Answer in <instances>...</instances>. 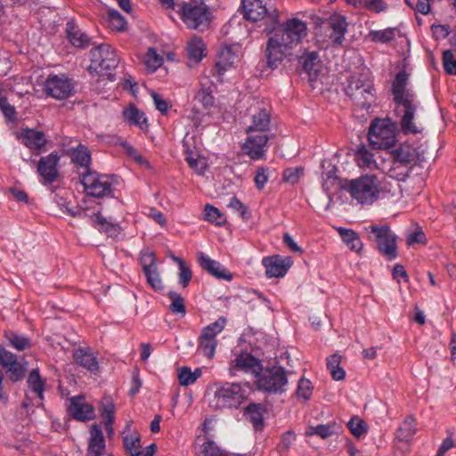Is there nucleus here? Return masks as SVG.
<instances>
[{"mask_svg": "<svg viewBox=\"0 0 456 456\" xmlns=\"http://www.w3.org/2000/svg\"><path fill=\"white\" fill-rule=\"evenodd\" d=\"M265 411L266 409L264 404L252 403L245 407L244 415L252 423L255 429L260 430L263 428V419Z\"/></svg>", "mask_w": 456, "mask_h": 456, "instance_id": "29", "label": "nucleus"}, {"mask_svg": "<svg viewBox=\"0 0 456 456\" xmlns=\"http://www.w3.org/2000/svg\"><path fill=\"white\" fill-rule=\"evenodd\" d=\"M443 65L447 74L456 75V59L451 50L444 52Z\"/></svg>", "mask_w": 456, "mask_h": 456, "instance_id": "52", "label": "nucleus"}, {"mask_svg": "<svg viewBox=\"0 0 456 456\" xmlns=\"http://www.w3.org/2000/svg\"><path fill=\"white\" fill-rule=\"evenodd\" d=\"M255 382L258 389L277 392L287 383L285 372H255Z\"/></svg>", "mask_w": 456, "mask_h": 456, "instance_id": "16", "label": "nucleus"}, {"mask_svg": "<svg viewBox=\"0 0 456 456\" xmlns=\"http://www.w3.org/2000/svg\"><path fill=\"white\" fill-rule=\"evenodd\" d=\"M395 28H386L383 30H371L368 37L376 43H389L395 39Z\"/></svg>", "mask_w": 456, "mask_h": 456, "instance_id": "43", "label": "nucleus"}, {"mask_svg": "<svg viewBox=\"0 0 456 456\" xmlns=\"http://www.w3.org/2000/svg\"><path fill=\"white\" fill-rule=\"evenodd\" d=\"M90 73L103 75L114 69L118 64L115 50L110 45H101L91 50Z\"/></svg>", "mask_w": 456, "mask_h": 456, "instance_id": "7", "label": "nucleus"}, {"mask_svg": "<svg viewBox=\"0 0 456 456\" xmlns=\"http://www.w3.org/2000/svg\"><path fill=\"white\" fill-rule=\"evenodd\" d=\"M93 222L97 229L105 232L109 237H117L120 233L121 228L118 224L107 221L101 215H96Z\"/></svg>", "mask_w": 456, "mask_h": 456, "instance_id": "39", "label": "nucleus"}, {"mask_svg": "<svg viewBox=\"0 0 456 456\" xmlns=\"http://www.w3.org/2000/svg\"><path fill=\"white\" fill-rule=\"evenodd\" d=\"M192 277V273L191 268L186 265V263H181V267H179V283L186 288Z\"/></svg>", "mask_w": 456, "mask_h": 456, "instance_id": "58", "label": "nucleus"}, {"mask_svg": "<svg viewBox=\"0 0 456 456\" xmlns=\"http://www.w3.org/2000/svg\"><path fill=\"white\" fill-rule=\"evenodd\" d=\"M204 43L200 37H192L188 42V55L189 58L196 63L200 62L203 56Z\"/></svg>", "mask_w": 456, "mask_h": 456, "instance_id": "42", "label": "nucleus"}, {"mask_svg": "<svg viewBox=\"0 0 456 456\" xmlns=\"http://www.w3.org/2000/svg\"><path fill=\"white\" fill-rule=\"evenodd\" d=\"M236 55L230 46H224L219 53L217 61L213 69V75L222 76L224 72L232 67L236 60Z\"/></svg>", "mask_w": 456, "mask_h": 456, "instance_id": "28", "label": "nucleus"}, {"mask_svg": "<svg viewBox=\"0 0 456 456\" xmlns=\"http://www.w3.org/2000/svg\"><path fill=\"white\" fill-rule=\"evenodd\" d=\"M342 362V356L338 354H334L326 359V364L329 370H344L340 364Z\"/></svg>", "mask_w": 456, "mask_h": 456, "instance_id": "62", "label": "nucleus"}, {"mask_svg": "<svg viewBox=\"0 0 456 456\" xmlns=\"http://www.w3.org/2000/svg\"><path fill=\"white\" fill-rule=\"evenodd\" d=\"M431 28L437 39L445 38L450 34V27L448 25H432Z\"/></svg>", "mask_w": 456, "mask_h": 456, "instance_id": "63", "label": "nucleus"}, {"mask_svg": "<svg viewBox=\"0 0 456 456\" xmlns=\"http://www.w3.org/2000/svg\"><path fill=\"white\" fill-rule=\"evenodd\" d=\"M169 297L171 299L170 311L175 314H180L183 317L186 314V309L183 297L176 292H170Z\"/></svg>", "mask_w": 456, "mask_h": 456, "instance_id": "48", "label": "nucleus"}, {"mask_svg": "<svg viewBox=\"0 0 456 456\" xmlns=\"http://www.w3.org/2000/svg\"><path fill=\"white\" fill-rule=\"evenodd\" d=\"M245 142L242 145V149L248 157L252 159H262L266 151V145L268 142V136L263 133H248Z\"/></svg>", "mask_w": 456, "mask_h": 456, "instance_id": "15", "label": "nucleus"}, {"mask_svg": "<svg viewBox=\"0 0 456 456\" xmlns=\"http://www.w3.org/2000/svg\"><path fill=\"white\" fill-rule=\"evenodd\" d=\"M108 21L113 29L118 31L125 29L126 25V21L124 17L118 12L114 10L108 12Z\"/></svg>", "mask_w": 456, "mask_h": 456, "instance_id": "50", "label": "nucleus"}, {"mask_svg": "<svg viewBox=\"0 0 456 456\" xmlns=\"http://www.w3.org/2000/svg\"><path fill=\"white\" fill-rule=\"evenodd\" d=\"M338 232L343 241L351 250L359 253L362 249L363 243L354 231L340 227L338 229Z\"/></svg>", "mask_w": 456, "mask_h": 456, "instance_id": "34", "label": "nucleus"}, {"mask_svg": "<svg viewBox=\"0 0 456 456\" xmlns=\"http://www.w3.org/2000/svg\"><path fill=\"white\" fill-rule=\"evenodd\" d=\"M66 34L67 38L75 47L83 48L90 44V37L73 20L67 22Z\"/></svg>", "mask_w": 456, "mask_h": 456, "instance_id": "27", "label": "nucleus"}, {"mask_svg": "<svg viewBox=\"0 0 456 456\" xmlns=\"http://www.w3.org/2000/svg\"><path fill=\"white\" fill-rule=\"evenodd\" d=\"M142 269L147 278L148 283L155 289H161L163 288L161 279L157 272L155 258L152 254L148 255L142 258Z\"/></svg>", "mask_w": 456, "mask_h": 456, "instance_id": "24", "label": "nucleus"}, {"mask_svg": "<svg viewBox=\"0 0 456 456\" xmlns=\"http://www.w3.org/2000/svg\"><path fill=\"white\" fill-rule=\"evenodd\" d=\"M66 154L70 157L74 165L84 168L85 172L90 170L91 152L86 146L79 143L77 147L68 150Z\"/></svg>", "mask_w": 456, "mask_h": 456, "instance_id": "25", "label": "nucleus"}, {"mask_svg": "<svg viewBox=\"0 0 456 456\" xmlns=\"http://www.w3.org/2000/svg\"><path fill=\"white\" fill-rule=\"evenodd\" d=\"M347 427L352 435L356 438H360L365 435L368 429L366 422L359 417H353L347 423Z\"/></svg>", "mask_w": 456, "mask_h": 456, "instance_id": "47", "label": "nucleus"}, {"mask_svg": "<svg viewBox=\"0 0 456 456\" xmlns=\"http://www.w3.org/2000/svg\"><path fill=\"white\" fill-rule=\"evenodd\" d=\"M105 450V440L99 425L94 424L90 428L87 455L102 456Z\"/></svg>", "mask_w": 456, "mask_h": 456, "instance_id": "22", "label": "nucleus"}, {"mask_svg": "<svg viewBox=\"0 0 456 456\" xmlns=\"http://www.w3.org/2000/svg\"><path fill=\"white\" fill-rule=\"evenodd\" d=\"M69 414L79 421H87L94 418V409L83 396L70 398L68 407Z\"/></svg>", "mask_w": 456, "mask_h": 456, "instance_id": "18", "label": "nucleus"}, {"mask_svg": "<svg viewBox=\"0 0 456 456\" xmlns=\"http://www.w3.org/2000/svg\"><path fill=\"white\" fill-rule=\"evenodd\" d=\"M346 94L356 105L362 108H370L374 101V88L369 69L362 68L350 76Z\"/></svg>", "mask_w": 456, "mask_h": 456, "instance_id": "3", "label": "nucleus"}, {"mask_svg": "<svg viewBox=\"0 0 456 456\" xmlns=\"http://www.w3.org/2000/svg\"><path fill=\"white\" fill-rule=\"evenodd\" d=\"M226 452L221 449L214 441L206 439L196 448L197 456H226Z\"/></svg>", "mask_w": 456, "mask_h": 456, "instance_id": "36", "label": "nucleus"}, {"mask_svg": "<svg viewBox=\"0 0 456 456\" xmlns=\"http://www.w3.org/2000/svg\"><path fill=\"white\" fill-rule=\"evenodd\" d=\"M201 372H178L177 379L183 387L190 386L197 381Z\"/></svg>", "mask_w": 456, "mask_h": 456, "instance_id": "55", "label": "nucleus"}, {"mask_svg": "<svg viewBox=\"0 0 456 456\" xmlns=\"http://www.w3.org/2000/svg\"><path fill=\"white\" fill-rule=\"evenodd\" d=\"M380 183L376 175H362L352 180L348 184L351 197L360 204H372L379 199Z\"/></svg>", "mask_w": 456, "mask_h": 456, "instance_id": "6", "label": "nucleus"}, {"mask_svg": "<svg viewBox=\"0 0 456 456\" xmlns=\"http://www.w3.org/2000/svg\"><path fill=\"white\" fill-rule=\"evenodd\" d=\"M248 111L252 123L248 126L247 133L266 134L271 123L270 106L262 101L253 100Z\"/></svg>", "mask_w": 456, "mask_h": 456, "instance_id": "13", "label": "nucleus"}, {"mask_svg": "<svg viewBox=\"0 0 456 456\" xmlns=\"http://www.w3.org/2000/svg\"><path fill=\"white\" fill-rule=\"evenodd\" d=\"M144 63L150 72H154L163 63V58L157 53L154 48H149L145 54Z\"/></svg>", "mask_w": 456, "mask_h": 456, "instance_id": "45", "label": "nucleus"}, {"mask_svg": "<svg viewBox=\"0 0 456 456\" xmlns=\"http://www.w3.org/2000/svg\"><path fill=\"white\" fill-rule=\"evenodd\" d=\"M199 264L202 269L206 270L208 273L217 279L226 281H231L232 279V275L224 267H223L220 263L211 259L202 252L199 254Z\"/></svg>", "mask_w": 456, "mask_h": 456, "instance_id": "20", "label": "nucleus"}, {"mask_svg": "<svg viewBox=\"0 0 456 456\" xmlns=\"http://www.w3.org/2000/svg\"><path fill=\"white\" fill-rule=\"evenodd\" d=\"M313 392V387L308 379H301L298 382L297 395L307 400Z\"/></svg>", "mask_w": 456, "mask_h": 456, "instance_id": "57", "label": "nucleus"}, {"mask_svg": "<svg viewBox=\"0 0 456 456\" xmlns=\"http://www.w3.org/2000/svg\"><path fill=\"white\" fill-rule=\"evenodd\" d=\"M28 383L30 391L33 392L37 398V402H36L35 403L37 405H40L41 401L43 400L45 381L40 377L39 372H29Z\"/></svg>", "mask_w": 456, "mask_h": 456, "instance_id": "41", "label": "nucleus"}, {"mask_svg": "<svg viewBox=\"0 0 456 456\" xmlns=\"http://www.w3.org/2000/svg\"><path fill=\"white\" fill-rule=\"evenodd\" d=\"M271 27L273 33L266 42L265 58L267 67L273 69L300 44L307 34V28L298 19L288 20L277 28L275 26Z\"/></svg>", "mask_w": 456, "mask_h": 456, "instance_id": "1", "label": "nucleus"}, {"mask_svg": "<svg viewBox=\"0 0 456 456\" xmlns=\"http://www.w3.org/2000/svg\"><path fill=\"white\" fill-rule=\"evenodd\" d=\"M121 146L125 150L126 153L132 159H134L136 162L140 164L149 165L148 161L145 160L142 156L134 149L132 145H130L126 142H121Z\"/></svg>", "mask_w": 456, "mask_h": 456, "instance_id": "59", "label": "nucleus"}, {"mask_svg": "<svg viewBox=\"0 0 456 456\" xmlns=\"http://www.w3.org/2000/svg\"><path fill=\"white\" fill-rule=\"evenodd\" d=\"M196 101L202 104L205 109H208L214 104V97L211 91L207 88H201L199 90L195 96Z\"/></svg>", "mask_w": 456, "mask_h": 456, "instance_id": "54", "label": "nucleus"}, {"mask_svg": "<svg viewBox=\"0 0 456 456\" xmlns=\"http://www.w3.org/2000/svg\"><path fill=\"white\" fill-rule=\"evenodd\" d=\"M73 88L71 80L65 75H50L44 85L45 94L57 100L69 97Z\"/></svg>", "mask_w": 456, "mask_h": 456, "instance_id": "14", "label": "nucleus"}, {"mask_svg": "<svg viewBox=\"0 0 456 456\" xmlns=\"http://www.w3.org/2000/svg\"><path fill=\"white\" fill-rule=\"evenodd\" d=\"M4 337L9 342V345L18 351H24L32 346L31 340L28 337L20 335L16 332L11 330L6 331Z\"/></svg>", "mask_w": 456, "mask_h": 456, "instance_id": "38", "label": "nucleus"}, {"mask_svg": "<svg viewBox=\"0 0 456 456\" xmlns=\"http://www.w3.org/2000/svg\"><path fill=\"white\" fill-rule=\"evenodd\" d=\"M73 360L77 367L86 370H97L99 362L96 355L90 348H77L73 353Z\"/></svg>", "mask_w": 456, "mask_h": 456, "instance_id": "21", "label": "nucleus"}, {"mask_svg": "<svg viewBox=\"0 0 456 456\" xmlns=\"http://www.w3.org/2000/svg\"><path fill=\"white\" fill-rule=\"evenodd\" d=\"M181 19L193 29L207 28L210 22V12L205 4L183 3L180 10Z\"/></svg>", "mask_w": 456, "mask_h": 456, "instance_id": "9", "label": "nucleus"}, {"mask_svg": "<svg viewBox=\"0 0 456 456\" xmlns=\"http://www.w3.org/2000/svg\"><path fill=\"white\" fill-rule=\"evenodd\" d=\"M232 362H234V366L240 369L246 370H262L260 360L247 352H242L238 354Z\"/></svg>", "mask_w": 456, "mask_h": 456, "instance_id": "32", "label": "nucleus"}, {"mask_svg": "<svg viewBox=\"0 0 456 456\" xmlns=\"http://www.w3.org/2000/svg\"><path fill=\"white\" fill-rule=\"evenodd\" d=\"M302 65L304 70L310 76L314 77L320 71L321 64L319 55L316 52L307 53L302 57Z\"/></svg>", "mask_w": 456, "mask_h": 456, "instance_id": "35", "label": "nucleus"}, {"mask_svg": "<svg viewBox=\"0 0 456 456\" xmlns=\"http://www.w3.org/2000/svg\"><path fill=\"white\" fill-rule=\"evenodd\" d=\"M417 432L416 419L412 416L405 418L395 433V437L402 442L410 441Z\"/></svg>", "mask_w": 456, "mask_h": 456, "instance_id": "33", "label": "nucleus"}, {"mask_svg": "<svg viewBox=\"0 0 456 456\" xmlns=\"http://www.w3.org/2000/svg\"><path fill=\"white\" fill-rule=\"evenodd\" d=\"M405 3L415 11L428 14L430 11L429 0H404Z\"/></svg>", "mask_w": 456, "mask_h": 456, "instance_id": "56", "label": "nucleus"}, {"mask_svg": "<svg viewBox=\"0 0 456 456\" xmlns=\"http://www.w3.org/2000/svg\"><path fill=\"white\" fill-rule=\"evenodd\" d=\"M184 154L185 160L189 167L197 172H201L204 167V162L198 157V155L194 154L189 147L184 150Z\"/></svg>", "mask_w": 456, "mask_h": 456, "instance_id": "51", "label": "nucleus"}, {"mask_svg": "<svg viewBox=\"0 0 456 456\" xmlns=\"http://www.w3.org/2000/svg\"><path fill=\"white\" fill-rule=\"evenodd\" d=\"M60 156L56 152H52L45 157H42L37 163V172L46 183L55 182L59 176L58 163Z\"/></svg>", "mask_w": 456, "mask_h": 456, "instance_id": "17", "label": "nucleus"}, {"mask_svg": "<svg viewBox=\"0 0 456 456\" xmlns=\"http://www.w3.org/2000/svg\"><path fill=\"white\" fill-rule=\"evenodd\" d=\"M151 97L154 101L156 109L161 112V114H167L170 105L156 92H151Z\"/></svg>", "mask_w": 456, "mask_h": 456, "instance_id": "60", "label": "nucleus"}, {"mask_svg": "<svg viewBox=\"0 0 456 456\" xmlns=\"http://www.w3.org/2000/svg\"><path fill=\"white\" fill-rule=\"evenodd\" d=\"M0 363L9 368L8 370H28L26 366L18 362L15 354L5 350L2 346H0Z\"/></svg>", "mask_w": 456, "mask_h": 456, "instance_id": "40", "label": "nucleus"}, {"mask_svg": "<svg viewBox=\"0 0 456 456\" xmlns=\"http://www.w3.org/2000/svg\"><path fill=\"white\" fill-rule=\"evenodd\" d=\"M295 440V433L290 430L287 431L281 436V446L282 447V449L288 450L292 445Z\"/></svg>", "mask_w": 456, "mask_h": 456, "instance_id": "64", "label": "nucleus"}, {"mask_svg": "<svg viewBox=\"0 0 456 456\" xmlns=\"http://www.w3.org/2000/svg\"><path fill=\"white\" fill-rule=\"evenodd\" d=\"M244 17L252 21L266 19L270 26L279 23V12L276 8H267L262 0H242Z\"/></svg>", "mask_w": 456, "mask_h": 456, "instance_id": "11", "label": "nucleus"}, {"mask_svg": "<svg viewBox=\"0 0 456 456\" xmlns=\"http://www.w3.org/2000/svg\"><path fill=\"white\" fill-rule=\"evenodd\" d=\"M370 232L375 235L379 251L387 259L393 260L397 256L396 236L388 225H371Z\"/></svg>", "mask_w": 456, "mask_h": 456, "instance_id": "10", "label": "nucleus"}, {"mask_svg": "<svg viewBox=\"0 0 456 456\" xmlns=\"http://www.w3.org/2000/svg\"><path fill=\"white\" fill-rule=\"evenodd\" d=\"M302 175V167H289L283 171L282 179L288 183L295 184L299 181Z\"/></svg>", "mask_w": 456, "mask_h": 456, "instance_id": "53", "label": "nucleus"}, {"mask_svg": "<svg viewBox=\"0 0 456 456\" xmlns=\"http://www.w3.org/2000/svg\"><path fill=\"white\" fill-rule=\"evenodd\" d=\"M251 392L249 383H227L216 390L210 406L215 409L238 408Z\"/></svg>", "mask_w": 456, "mask_h": 456, "instance_id": "4", "label": "nucleus"}, {"mask_svg": "<svg viewBox=\"0 0 456 456\" xmlns=\"http://www.w3.org/2000/svg\"><path fill=\"white\" fill-rule=\"evenodd\" d=\"M123 117L130 125L138 126L141 129L146 126V118L144 114L134 105L123 110Z\"/></svg>", "mask_w": 456, "mask_h": 456, "instance_id": "37", "label": "nucleus"}, {"mask_svg": "<svg viewBox=\"0 0 456 456\" xmlns=\"http://www.w3.org/2000/svg\"><path fill=\"white\" fill-rule=\"evenodd\" d=\"M115 407L110 397H104L101 402V414L104 419L105 429L109 436L113 434Z\"/></svg>", "mask_w": 456, "mask_h": 456, "instance_id": "31", "label": "nucleus"}, {"mask_svg": "<svg viewBox=\"0 0 456 456\" xmlns=\"http://www.w3.org/2000/svg\"><path fill=\"white\" fill-rule=\"evenodd\" d=\"M20 138L22 143L31 150H41L46 143L43 132L35 129H23Z\"/></svg>", "mask_w": 456, "mask_h": 456, "instance_id": "26", "label": "nucleus"}, {"mask_svg": "<svg viewBox=\"0 0 456 456\" xmlns=\"http://www.w3.org/2000/svg\"><path fill=\"white\" fill-rule=\"evenodd\" d=\"M329 37L335 45H341L347 29V22L344 17L332 16L325 24Z\"/></svg>", "mask_w": 456, "mask_h": 456, "instance_id": "19", "label": "nucleus"}, {"mask_svg": "<svg viewBox=\"0 0 456 456\" xmlns=\"http://www.w3.org/2000/svg\"><path fill=\"white\" fill-rule=\"evenodd\" d=\"M226 324V319L220 317L216 322L204 327L199 337L198 351L212 359L217 346L216 336L223 331Z\"/></svg>", "mask_w": 456, "mask_h": 456, "instance_id": "8", "label": "nucleus"}, {"mask_svg": "<svg viewBox=\"0 0 456 456\" xmlns=\"http://www.w3.org/2000/svg\"><path fill=\"white\" fill-rule=\"evenodd\" d=\"M267 171H268V169L264 167H258L256 170V174L254 178V181H255L256 186L259 190L263 189L265 184L268 181Z\"/></svg>", "mask_w": 456, "mask_h": 456, "instance_id": "61", "label": "nucleus"}, {"mask_svg": "<svg viewBox=\"0 0 456 456\" xmlns=\"http://www.w3.org/2000/svg\"><path fill=\"white\" fill-rule=\"evenodd\" d=\"M408 75L405 71L396 74L392 84V94L396 107V113L401 118V129L408 134H419L422 128L413 121L418 109L415 94L406 88Z\"/></svg>", "mask_w": 456, "mask_h": 456, "instance_id": "2", "label": "nucleus"}, {"mask_svg": "<svg viewBox=\"0 0 456 456\" xmlns=\"http://www.w3.org/2000/svg\"><path fill=\"white\" fill-rule=\"evenodd\" d=\"M124 445L132 456H141L140 438L137 435H127L124 437Z\"/></svg>", "mask_w": 456, "mask_h": 456, "instance_id": "49", "label": "nucleus"}, {"mask_svg": "<svg viewBox=\"0 0 456 456\" xmlns=\"http://www.w3.org/2000/svg\"><path fill=\"white\" fill-rule=\"evenodd\" d=\"M80 179L87 195L101 198L111 193V182L107 175L87 170L80 175Z\"/></svg>", "mask_w": 456, "mask_h": 456, "instance_id": "12", "label": "nucleus"}, {"mask_svg": "<svg viewBox=\"0 0 456 456\" xmlns=\"http://www.w3.org/2000/svg\"><path fill=\"white\" fill-rule=\"evenodd\" d=\"M263 265L265 267L266 276L269 278L273 277H283L289 267V260L281 258L279 256L271 257H265L263 260Z\"/></svg>", "mask_w": 456, "mask_h": 456, "instance_id": "23", "label": "nucleus"}, {"mask_svg": "<svg viewBox=\"0 0 456 456\" xmlns=\"http://www.w3.org/2000/svg\"><path fill=\"white\" fill-rule=\"evenodd\" d=\"M340 430V425L331 422L326 425L310 426L306 428L305 435L306 436H318L322 439H327L334 435H338Z\"/></svg>", "mask_w": 456, "mask_h": 456, "instance_id": "30", "label": "nucleus"}, {"mask_svg": "<svg viewBox=\"0 0 456 456\" xmlns=\"http://www.w3.org/2000/svg\"><path fill=\"white\" fill-rule=\"evenodd\" d=\"M205 218L207 221L214 223L216 225H223L226 222L224 216L220 210L210 204H207L205 207Z\"/></svg>", "mask_w": 456, "mask_h": 456, "instance_id": "46", "label": "nucleus"}, {"mask_svg": "<svg viewBox=\"0 0 456 456\" xmlns=\"http://www.w3.org/2000/svg\"><path fill=\"white\" fill-rule=\"evenodd\" d=\"M396 133V124L389 118L375 119L370 124L368 139L375 149H388L395 144Z\"/></svg>", "mask_w": 456, "mask_h": 456, "instance_id": "5", "label": "nucleus"}, {"mask_svg": "<svg viewBox=\"0 0 456 456\" xmlns=\"http://www.w3.org/2000/svg\"><path fill=\"white\" fill-rule=\"evenodd\" d=\"M356 160L360 167L370 169L377 167L373 154L364 147L359 149L356 152Z\"/></svg>", "mask_w": 456, "mask_h": 456, "instance_id": "44", "label": "nucleus"}]
</instances>
